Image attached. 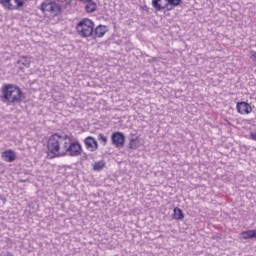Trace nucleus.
I'll use <instances>...</instances> for the list:
<instances>
[{
    "label": "nucleus",
    "instance_id": "5701e85b",
    "mask_svg": "<svg viewBox=\"0 0 256 256\" xmlns=\"http://www.w3.org/2000/svg\"><path fill=\"white\" fill-rule=\"evenodd\" d=\"M1 201H2L3 203H6V202H7V199H6V198H1Z\"/></svg>",
    "mask_w": 256,
    "mask_h": 256
},
{
    "label": "nucleus",
    "instance_id": "39448f33",
    "mask_svg": "<svg viewBox=\"0 0 256 256\" xmlns=\"http://www.w3.org/2000/svg\"><path fill=\"white\" fill-rule=\"evenodd\" d=\"M81 151V144H79V142H71V137H69V143L64 148V156L69 155V157H79Z\"/></svg>",
    "mask_w": 256,
    "mask_h": 256
},
{
    "label": "nucleus",
    "instance_id": "9b49d317",
    "mask_svg": "<svg viewBox=\"0 0 256 256\" xmlns=\"http://www.w3.org/2000/svg\"><path fill=\"white\" fill-rule=\"evenodd\" d=\"M2 158L7 163H13L17 159V154L13 150H6L2 153Z\"/></svg>",
    "mask_w": 256,
    "mask_h": 256
},
{
    "label": "nucleus",
    "instance_id": "4468645a",
    "mask_svg": "<svg viewBox=\"0 0 256 256\" xmlns=\"http://www.w3.org/2000/svg\"><path fill=\"white\" fill-rule=\"evenodd\" d=\"M140 142L138 137H132L129 142V149H139Z\"/></svg>",
    "mask_w": 256,
    "mask_h": 256
},
{
    "label": "nucleus",
    "instance_id": "2eb2a0df",
    "mask_svg": "<svg viewBox=\"0 0 256 256\" xmlns=\"http://www.w3.org/2000/svg\"><path fill=\"white\" fill-rule=\"evenodd\" d=\"M161 0H152V7L155 11H165V4L161 5Z\"/></svg>",
    "mask_w": 256,
    "mask_h": 256
},
{
    "label": "nucleus",
    "instance_id": "f257e3e1",
    "mask_svg": "<svg viewBox=\"0 0 256 256\" xmlns=\"http://www.w3.org/2000/svg\"><path fill=\"white\" fill-rule=\"evenodd\" d=\"M69 145V135L55 133L49 137L47 148L55 157H65V147Z\"/></svg>",
    "mask_w": 256,
    "mask_h": 256
},
{
    "label": "nucleus",
    "instance_id": "6e6552de",
    "mask_svg": "<svg viewBox=\"0 0 256 256\" xmlns=\"http://www.w3.org/2000/svg\"><path fill=\"white\" fill-rule=\"evenodd\" d=\"M84 145L88 151L91 153H94V151H97L99 149V142L93 138V136H88L84 139Z\"/></svg>",
    "mask_w": 256,
    "mask_h": 256
},
{
    "label": "nucleus",
    "instance_id": "f3484780",
    "mask_svg": "<svg viewBox=\"0 0 256 256\" xmlns=\"http://www.w3.org/2000/svg\"><path fill=\"white\" fill-rule=\"evenodd\" d=\"M86 6H85V9H86V12L87 13H93L95 11V9H97V4L94 3L92 0L91 1H88L86 2Z\"/></svg>",
    "mask_w": 256,
    "mask_h": 256
},
{
    "label": "nucleus",
    "instance_id": "dca6fc26",
    "mask_svg": "<svg viewBox=\"0 0 256 256\" xmlns=\"http://www.w3.org/2000/svg\"><path fill=\"white\" fill-rule=\"evenodd\" d=\"M184 217L185 216L183 215V210H181L180 208H174L173 219L181 221L182 219H184Z\"/></svg>",
    "mask_w": 256,
    "mask_h": 256
},
{
    "label": "nucleus",
    "instance_id": "9d476101",
    "mask_svg": "<svg viewBox=\"0 0 256 256\" xmlns=\"http://www.w3.org/2000/svg\"><path fill=\"white\" fill-rule=\"evenodd\" d=\"M109 29L105 25H98L96 28H93V36L92 37H97L101 38L105 36V33H107Z\"/></svg>",
    "mask_w": 256,
    "mask_h": 256
},
{
    "label": "nucleus",
    "instance_id": "f03ea898",
    "mask_svg": "<svg viewBox=\"0 0 256 256\" xmlns=\"http://www.w3.org/2000/svg\"><path fill=\"white\" fill-rule=\"evenodd\" d=\"M3 99L8 103H21L23 101V91L15 84H6L2 87Z\"/></svg>",
    "mask_w": 256,
    "mask_h": 256
},
{
    "label": "nucleus",
    "instance_id": "ddd939ff",
    "mask_svg": "<svg viewBox=\"0 0 256 256\" xmlns=\"http://www.w3.org/2000/svg\"><path fill=\"white\" fill-rule=\"evenodd\" d=\"M242 239H256V230H247L241 232Z\"/></svg>",
    "mask_w": 256,
    "mask_h": 256
},
{
    "label": "nucleus",
    "instance_id": "20e7f679",
    "mask_svg": "<svg viewBox=\"0 0 256 256\" xmlns=\"http://www.w3.org/2000/svg\"><path fill=\"white\" fill-rule=\"evenodd\" d=\"M41 11L50 17L61 15V6L55 2H44L41 4Z\"/></svg>",
    "mask_w": 256,
    "mask_h": 256
},
{
    "label": "nucleus",
    "instance_id": "423d86ee",
    "mask_svg": "<svg viewBox=\"0 0 256 256\" xmlns=\"http://www.w3.org/2000/svg\"><path fill=\"white\" fill-rule=\"evenodd\" d=\"M0 3L9 11H19L25 5V0H0Z\"/></svg>",
    "mask_w": 256,
    "mask_h": 256
},
{
    "label": "nucleus",
    "instance_id": "412c9836",
    "mask_svg": "<svg viewBox=\"0 0 256 256\" xmlns=\"http://www.w3.org/2000/svg\"><path fill=\"white\" fill-rule=\"evenodd\" d=\"M250 139H252V141H256V133L255 132L250 133Z\"/></svg>",
    "mask_w": 256,
    "mask_h": 256
},
{
    "label": "nucleus",
    "instance_id": "aec40b11",
    "mask_svg": "<svg viewBox=\"0 0 256 256\" xmlns=\"http://www.w3.org/2000/svg\"><path fill=\"white\" fill-rule=\"evenodd\" d=\"M98 141L104 146L107 145V136H104L103 133L98 134Z\"/></svg>",
    "mask_w": 256,
    "mask_h": 256
},
{
    "label": "nucleus",
    "instance_id": "7ed1b4c3",
    "mask_svg": "<svg viewBox=\"0 0 256 256\" xmlns=\"http://www.w3.org/2000/svg\"><path fill=\"white\" fill-rule=\"evenodd\" d=\"M93 29H95V23L88 18L80 20L76 25L78 35L84 38L93 37Z\"/></svg>",
    "mask_w": 256,
    "mask_h": 256
},
{
    "label": "nucleus",
    "instance_id": "6ab92c4d",
    "mask_svg": "<svg viewBox=\"0 0 256 256\" xmlns=\"http://www.w3.org/2000/svg\"><path fill=\"white\" fill-rule=\"evenodd\" d=\"M19 63H21L22 65H24V67H29L31 65V58L25 57L22 58Z\"/></svg>",
    "mask_w": 256,
    "mask_h": 256
},
{
    "label": "nucleus",
    "instance_id": "393cba45",
    "mask_svg": "<svg viewBox=\"0 0 256 256\" xmlns=\"http://www.w3.org/2000/svg\"><path fill=\"white\" fill-rule=\"evenodd\" d=\"M6 256H13V254L10 253V252H8V253L6 254Z\"/></svg>",
    "mask_w": 256,
    "mask_h": 256
},
{
    "label": "nucleus",
    "instance_id": "0eeeda50",
    "mask_svg": "<svg viewBox=\"0 0 256 256\" xmlns=\"http://www.w3.org/2000/svg\"><path fill=\"white\" fill-rule=\"evenodd\" d=\"M111 143L112 145H114V147L122 149V147H125V134H123L122 132L112 133Z\"/></svg>",
    "mask_w": 256,
    "mask_h": 256
},
{
    "label": "nucleus",
    "instance_id": "f8f14e48",
    "mask_svg": "<svg viewBox=\"0 0 256 256\" xmlns=\"http://www.w3.org/2000/svg\"><path fill=\"white\" fill-rule=\"evenodd\" d=\"M165 11H173L174 7H179L181 5L182 0H166Z\"/></svg>",
    "mask_w": 256,
    "mask_h": 256
},
{
    "label": "nucleus",
    "instance_id": "1a4fd4ad",
    "mask_svg": "<svg viewBox=\"0 0 256 256\" xmlns=\"http://www.w3.org/2000/svg\"><path fill=\"white\" fill-rule=\"evenodd\" d=\"M236 109L240 115H249V113L253 111V108H251V105H249L247 102H238Z\"/></svg>",
    "mask_w": 256,
    "mask_h": 256
},
{
    "label": "nucleus",
    "instance_id": "a211bd4d",
    "mask_svg": "<svg viewBox=\"0 0 256 256\" xmlns=\"http://www.w3.org/2000/svg\"><path fill=\"white\" fill-rule=\"evenodd\" d=\"M92 167H93L94 171H101L102 169L105 168V162L97 161L94 164H92Z\"/></svg>",
    "mask_w": 256,
    "mask_h": 256
},
{
    "label": "nucleus",
    "instance_id": "b1692460",
    "mask_svg": "<svg viewBox=\"0 0 256 256\" xmlns=\"http://www.w3.org/2000/svg\"><path fill=\"white\" fill-rule=\"evenodd\" d=\"M80 1H82L83 3H86V2H89L91 0H80Z\"/></svg>",
    "mask_w": 256,
    "mask_h": 256
},
{
    "label": "nucleus",
    "instance_id": "4be33fe9",
    "mask_svg": "<svg viewBox=\"0 0 256 256\" xmlns=\"http://www.w3.org/2000/svg\"><path fill=\"white\" fill-rule=\"evenodd\" d=\"M143 11H149V7H147V6H143Z\"/></svg>",
    "mask_w": 256,
    "mask_h": 256
}]
</instances>
